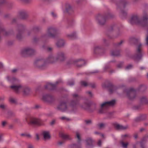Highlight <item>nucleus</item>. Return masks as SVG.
I'll use <instances>...</instances> for the list:
<instances>
[{"label": "nucleus", "mask_w": 148, "mask_h": 148, "mask_svg": "<svg viewBox=\"0 0 148 148\" xmlns=\"http://www.w3.org/2000/svg\"><path fill=\"white\" fill-rule=\"evenodd\" d=\"M19 15L20 18L23 20L26 19L28 18L29 16L28 12L25 10H23L20 11L19 12Z\"/></svg>", "instance_id": "obj_21"}, {"label": "nucleus", "mask_w": 148, "mask_h": 148, "mask_svg": "<svg viewBox=\"0 0 148 148\" xmlns=\"http://www.w3.org/2000/svg\"><path fill=\"white\" fill-rule=\"evenodd\" d=\"M26 26L22 24H20L17 25L16 27L17 33L16 35V38L21 40L23 38L22 34L24 32Z\"/></svg>", "instance_id": "obj_13"}, {"label": "nucleus", "mask_w": 148, "mask_h": 148, "mask_svg": "<svg viewBox=\"0 0 148 148\" xmlns=\"http://www.w3.org/2000/svg\"><path fill=\"white\" fill-rule=\"evenodd\" d=\"M56 88V85L51 83L48 84L45 86V89L51 90H54Z\"/></svg>", "instance_id": "obj_27"}, {"label": "nucleus", "mask_w": 148, "mask_h": 148, "mask_svg": "<svg viewBox=\"0 0 148 148\" xmlns=\"http://www.w3.org/2000/svg\"><path fill=\"white\" fill-rule=\"evenodd\" d=\"M10 88L16 93H18L21 91L24 95H27L30 94V89L27 86H23L21 85H14L10 86Z\"/></svg>", "instance_id": "obj_4"}, {"label": "nucleus", "mask_w": 148, "mask_h": 148, "mask_svg": "<svg viewBox=\"0 0 148 148\" xmlns=\"http://www.w3.org/2000/svg\"><path fill=\"white\" fill-rule=\"evenodd\" d=\"M106 124L103 123H100L98 124V126L100 129L103 128L105 127Z\"/></svg>", "instance_id": "obj_42"}, {"label": "nucleus", "mask_w": 148, "mask_h": 148, "mask_svg": "<svg viewBox=\"0 0 148 148\" xmlns=\"http://www.w3.org/2000/svg\"><path fill=\"white\" fill-rule=\"evenodd\" d=\"M121 144L122 147L123 148H127V146L128 145V142L125 143L123 141L121 142Z\"/></svg>", "instance_id": "obj_40"}, {"label": "nucleus", "mask_w": 148, "mask_h": 148, "mask_svg": "<svg viewBox=\"0 0 148 148\" xmlns=\"http://www.w3.org/2000/svg\"><path fill=\"white\" fill-rule=\"evenodd\" d=\"M139 116L142 121L145 120L147 118V115L146 114H142Z\"/></svg>", "instance_id": "obj_45"}, {"label": "nucleus", "mask_w": 148, "mask_h": 148, "mask_svg": "<svg viewBox=\"0 0 148 148\" xmlns=\"http://www.w3.org/2000/svg\"><path fill=\"white\" fill-rule=\"evenodd\" d=\"M51 14L52 16L54 18H56L57 17L56 14L55 13L53 12H51Z\"/></svg>", "instance_id": "obj_62"}, {"label": "nucleus", "mask_w": 148, "mask_h": 148, "mask_svg": "<svg viewBox=\"0 0 148 148\" xmlns=\"http://www.w3.org/2000/svg\"><path fill=\"white\" fill-rule=\"evenodd\" d=\"M146 44L148 45V34H147L146 35Z\"/></svg>", "instance_id": "obj_64"}, {"label": "nucleus", "mask_w": 148, "mask_h": 148, "mask_svg": "<svg viewBox=\"0 0 148 148\" xmlns=\"http://www.w3.org/2000/svg\"><path fill=\"white\" fill-rule=\"evenodd\" d=\"M67 37L71 39H74L76 38V34L75 32H73L70 34H68Z\"/></svg>", "instance_id": "obj_38"}, {"label": "nucleus", "mask_w": 148, "mask_h": 148, "mask_svg": "<svg viewBox=\"0 0 148 148\" xmlns=\"http://www.w3.org/2000/svg\"><path fill=\"white\" fill-rule=\"evenodd\" d=\"M73 99L70 101L69 106L72 111H74L77 109V106L79 104L81 97L77 94H73L72 95Z\"/></svg>", "instance_id": "obj_6"}, {"label": "nucleus", "mask_w": 148, "mask_h": 148, "mask_svg": "<svg viewBox=\"0 0 148 148\" xmlns=\"http://www.w3.org/2000/svg\"><path fill=\"white\" fill-rule=\"evenodd\" d=\"M21 136H23V137H29L30 138L31 137V135L29 134H27V133H22L21 134Z\"/></svg>", "instance_id": "obj_44"}, {"label": "nucleus", "mask_w": 148, "mask_h": 148, "mask_svg": "<svg viewBox=\"0 0 148 148\" xmlns=\"http://www.w3.org/2000/svg\"><path fill=\"white\" fill-rule=\"evenodd\" d=\"M123 42V41L122 40L121 41L119 42L115 43L114 44V46L116 47H118L121 45Z\"/></svg>", "instance_id": "obj_51"}, {"label": "nucleus", "mask_w": 148, "mask_h": 148, "mask_svg": "<svg viewBox=\"0 0 148 148\" xmlns=\"http://www.w3.org/2000/svg\"><path fill=\"white\" fill-rule=\"evenodd\" d=\"M115 102V100L104 102L101 104L100 108L98 111L101 114L106 113L107 112V109L109 106H114Z\"/></svg>", "instance_id": "obj_8"}, {"label": "nucleus", "mask_w": 148, "mask_h": 148, "mask_svg": "<svg viewBox=\"0 0 148 148\" xmlns=\"http://www.w3.org/2000/svg\"><path fill=\"white\" fill-rule=\"evenodd\" d=\"M133 136L135 139H137L138 137V133L137 132L135 133L134 134Z\"/></svg>", "instance_id": "obj_58"}, {"label": "nucleus", "mask_w": 148, "mask_h": 148, "mask_svg": "<svg viewBox=\"0 0 148 148\" xmlns=\"http://www.w3.org/2000/svg\"><path fill=\"white\" fill-rule=\"evenodd\" d=\"M86 93L88 94L91 97L93 96V94L91 91H87L86 92Z\"/></svg>", "instance_id": "obj_63"}, {"label": "nucleus", "mask_w": 148, "mask_h": 148, "mask_svg": "<svg viewBox=\"0 0 148 148\" xmlns=\"http://www.w3.org/2000/svg\"><path fill=\"white\" fill-rule=\"evenodd\" d=\"M121 4L116 3L117 6L116 9L118 11H119V16L122 18L123 19L126 17L127 15V12L124 10L122 9V7H123V5L122 4L120 5Z\"/></svg>", "instance_id": "obj_15"}, {"label": "nucleus", "mask_w": 148, "mask_h": 148, "mask_svg": "<svg viewBox=\"0 0 148 148\" xmlns=\"http://www.w3.org/2000/svg\"><path fill=\"white\" fill-rule=\"evenodd\" d=\"M113 125L114 127L117 130H125L128 127L127 126H123L117 123H114Z\"/></svg>", "instance_id": "obj_28"}, {"label": "nucleus", "mask_w": 148, "mask_h": 148, "mask_svg": "<svg viewBox=\"0 0 148 148\" xmlns=\"http://www.w3.org/2000/svg\"><path fill=\"white\" fill-rule=\"evenodd\" d=\"M81 84L82 86L84 87H86L89 85L86 82L84 81H82L81 82Z\"/></svg>", "instance_id": "obj_47"}, {"label": "nucleus", "mask_w": 148, "mask_h": 148, "mask_svg": "<svg viewBox=\"0 0 148 148\" xmlns=\"http://www.w3.org/2000/svg\"><path fill=\"white\" fill-rule=\"evenodd\" d=\"M148 14L145 11H144L143 13V16L141 20L139 16L137 14L132 15L130 20V23L132 25L135 24L140 25L141 26L143 22V18L144 17H146Z\"/></svg>", "instance_id": "obj_5"}, {"label": "nucleus", "mask_w": 148, "mask_h": 148, "mask_svg": "<svg viewBox=\"0 0 148 148\" xmlns=\"http://www.w3.org/2000/svg\"><path fill=\"white\" fill-rule=\"evenodd\" d=\"M102 142L101 140H99L98 142L97 143V145L99 147H101V146Z\"/></svg>", "instance_id": "obj_60"}, {"label": "nucleus", "mask_w": 148, "mask_h": 148, "mask_svg": "<svg viewBox=\"0 0 148 148\" xmlns=\"http://www.w3.org/2000/svg\"><path fill=\"white\" fill-rule=\"evenodd\" d=\"M73 12V10L72 7L69 4H66L65 5V10L64 12L67 13L69 14L72 13Z\"/></svg>", "instance_id": "obj_24"}, {"label": "nucleus", "mask_w": 148, "mask_h": 148, "mask_svg": "<svg viewBox=\"0 0 148 148\" xmlns=\"http://www.w3.org/2000/svg\"><path fill=\"white\" fill-rule=\"evenodd\" d=\"M110 69V66H106L104 68V71H106L108 69Z\"/></svg>", "instance_id": "obj_57"}, {"label": "nucleus", "mask_w": 148, "mask_h": 148, "mask_svg": "<svg viewBox=\"0 0 148 148\" xmlns=\"http://www.w3.org/2000/svg\"><path fill=\"white\" fill-rule=\"evenodd\" d=\"M103 42L106 46H108L109 44V42L106 39H103Z\"/></svg>", "instance_id": "obj_56"}, {"label": "nucleus", "mask_w": 148, "mask_h": 148, "mask_svg": "<svg viewBox=\"0 0 148 148\" xmlns=\"http://www.w3.org/2000/svg\"><path fill=\"white\" fill-rule=\"evenodd\" d=\"M123 63L122 62H121L119 64H118L117 65V67L118 68H121L122 67V66H123Z\"/></svg>", "instance_id": "obj_61"}, {"label": "nucleus", "mask_w": 148, "mask_h": 148, "mask_svg": "<svg viewBox=\"0 0 148 148\" xmlns=\"http://www.w3.org/2000/svg\"><path fill=\"white\" fill-rule=\"evenodd\" d=\"M60 136L63 139L65 140H70L72 139L69 135L65 134L62 133L60 134Z\"/></svg>", "instance_id": "obj_35"}, {"label": "nucleus", "mask_w": 148, "mask_h": 148, "mask_svg": "<svg viewBox=\"0 0 148 148\" xmlns=\"http://www.w3.org/2000/svg\"><path fill=\"white\" fill-rule=\"evenodd\" d=\"M104 86L105 87L108 88L109 91L111 94L117 89V86L110 82H108L107 84H105Z\"/></svg>", "instance_id": "obj_16"}, {"label": "nucleus", "mask_w": 148, "mask_h": 148, "mask_svg": "<svg viewBox=\"0 0 148 148\" xmlns=\"http://www.w3.org/2000/svg\"><path fill=\"white\" fill-rule=\"evenodd\" d=\"M130 0H120V1L119 2H116L115 0H110V1L114 3L116 5V3L120 4L121 5L122 4L123 5V8H125L126 6L129 5L130 3Z\"/></svg>", "instance_id": "obj_20"}, {"label": "nucleus", "mask_w": 148, "mask_h": 148, "mask_svg": "<svg viewBox=\"0 0 148 148\" xmlns=\"http://www.w3.org/2000/svg\"><path fill=\"white\" fill-rule=\"evenodd\" d=\"M140 100L142 103L146 105L148 104V98L146 96H142L140 98Z\"/></svg>", "instance_id": "obj_30"}, {"label": "nucleus", "mask_w": 148, "mask_h": 148, "mask_svg": "<svg viewBox=\"0 0 148 148\" xmlns=\"http://www.w3.org/2000/svg\"><path fill=\"white\" fill-rule=\"evenodd\" d=\"M57 61L56 57L53 55H49L45 60L38 58V68L40 70L45 69L47 67V64L54 63Z\"/></svg>", "instance_id": "obj_2"}, {"label": "nucleus", "mask_w": 148, "mask_h": 148, "mask_svg": "<svg viewBox=\"0 0 148 148\" xmlns=\"http://www.w3.org/2000/svg\"><path fill=\"white\" fill-rule=\"evenodd\" d=\"M27 34L28 36H32V43L36 46L37 44V26L32 27L30 30L27 32Z\"/></svg>", "instance_id": "obj_9"}, {"label": "nucleus", "mask_w": 148, "mask_h": 148, "mask_svg": "<svg viewBox=\"0 0 148 148\" xmlns=\"http://www.w3.org/2000/svg\"><path fill=\"white\" fill-rule=\"evenodd\" d=\"M58 33V29L56 27L53 26L48 27L46 30L47 34L42 36L43 37L47 36L52 38H55L57 36Z\"/></svg>", "instance_id": "obj_7"}, {"label": "nucleus", "mask_w": 148, "mask_h": 148, "mask_svg": "<svg viewBox=\"0 0 148 148\" xmlns=\"http://www.w3.org/2000/svg\"><path fill=\"white\" fill-rule=\"evenodd\" d=\"M57 109L62 112L66 111L67 109L66 102L64 101L61 102L57 107Z\"/></svg>", "instance_id": "obj_18"}, {"label": "nucleus", "mask_w": 148, "mask_h": 148, "mask_svg": "<svg viewBox=\"0 0 148 148\" xmlns=\"http://www.w3.org/2000/svg\"><path fill=\"white\" fill-rule=\"evenodd\" d=\"M147 89V87L144 85H141L138 88L137 90L141 92H144Z\"/></svg>", "instance_id": "obj_31"}, {"label": "nucleus", "mask_w": 148, "mask_h": 148, "mask_svg": "<svg viewBox=\"0 0 148 148\" xmlns=\"http://www.w3.org/2000/svg\"><path fill=\"white\" fill-rule=\"evenodd\" d=\"M70 147V148H81V144L79 142L71 145Z\"/></svg>", "instance_id": "obj_36"}, {"label": "nucleus", "mask_w": 148, "mask_h": 148, "mask_svg": "<svg viewBox=\"0 0 148 148\" xmlns=\"http://www.w3.org/2000/svg\"><path fill=\"white\" fill-rule=\"evenodd\" d=\"M42 134L45 140L49 139L51 138V136L49 132L44 131L42 133Z\"/></svg>", "instance_id": "obj_33"}, {"label": "nucleus", "mask_w": 148, "mask_h": 148, "mask_svg": "<svg viewBox=\"0 0 148 148\" xmlns=\"http://www.w3.org/2000/svg\"><path fill=\"white\" fill-rule=\"evenodd\" d=\"M86 62L85 60L81 59L75 60H71L67 62L68 64H74L78 68H80L85 66Z\"/></svg>", "instance_id": "obj_11"}, {"label": "nucleus", "mask_w": 148, "mask_h": 148, "mask_svg": "<svg viewBox=\"0 0 148 148\" xmlns=\"http://www.w3.org/2000/svg\"><path fill=\"white\" fill-rule=\"evenodd\" d=\"M0 108L3 110H5L7 109V106L5 105L2 104L0 105Z\"/></svg>", "instance_id": "obj_46"}, {"label": "nucleus", "mask_w": 148, "mask_h": 148, "mask_svg": "<svg viewBox=\"0 0 148 148\" xmlns=\"http://www.w3.org/2000/svg\"><path fill=\"white\" fill-rule=\"evenodd\" d=\"M123 92L126 94L127 97L130 100H134L136 97V90L132 88L124 89Z\"/></svg>", "instance_id": "obj_12"}, {"label": "nucleus", "mask_w": 148, "mask_h": 148, "mask_svg": "<svg viewBox=\"0 0 148 148\" xmlns=\"http://www.w3.org/2000/svg\"><path fill=\"white\" fill-rule=\"evenodd\" d=\"M103 51L102 48L99 46H97L94 47V52L95 54H101V53Z\"/></svg>", "instance_id": "obj_29"}, {"label": "nucleus", "mask_w": 148, "mask_h": 148, "mask_svg": "<svg viewBox=\"0 0 148 148\" xmlns=\"http://www.w3.org/2000/svg\"><path fill=\"white\" fill-rule=\"evenodd\" d=\"M43 125V121L40 119L38 118V126H41Z\"/></svg>", "instance_id": "obj_43"}, {"label": "nucleus", "mask_w": 148, "mask_h": 148, "mask_svg": "<svg viewBox=\"0 0 148 148\" xmlns=\"http://www.w3.org/2000/svg\"><path fill=\"white\" fill-rule=\"evenodd\" d=\"M9 101L10 102L12 103H16V100L12 97L9 98Z\"/></svg>", "instance_id": "obj_41"}, {"label": "nucleus", "mask_w": 148, "mask_h": 148, "mask_svg": "<svg viewBox=\"0 0 148 148\" xmlns=\"http://www.w3.org/2000/svg\"><path fill=\"white\" fill-rule=\"evenodd\" d=\"M111 55L114 56H120V52L119 51H112Z\"/></svg>", "instance_id": "obj_39"}, {"label": "nucleus", "mask_w": 148, "mask_h": 148, "mask_svg": "<svg viewBox=\"0 0 148 148\" xmlns=\"http://www.w3.org/2000/svg\"><path fill=\"white\" fill-rule=\"evenodd\" d=\"M141 106L140 105H137L134 106L133 107V109L134 110H138L140 109Z\"/></svg>", "instance_id": "obj_53"}, {"label": "nucleus", "mask_w": 148, "mask_h": 148, "mask_svg": "<svg viewBox=\"0 0 148 148\" xmlns=\"http://www.w3.org/2000/svg\"><path fill=\"white\" fill-rule=\"evenodd\" d=\"M84 122L87 125L90 124L92 123V121L90 120H85Z\"/></svg>", "instance_id": "obj_54"}, {"label": "nucleus", "mask_w": 148, "mask_h": 148, "mask_svg": "<svg viewBox=\"0 0 148 148\" xmlns=\"http://www.w3.org/2000/svg\"><path fill=\"white\" fill-rule=\"evenodd\" d=\"M42 99L44 101L49 103L53 102L54 100V97L49 94H47L43 95Z\"/></svg>", "instance_id": "obj_17"}, {"label": "nucleus", "mask_w": 148, "mask_h": 148, "mask_svg": "<svg viewBox=\"0 0 148 148\" xmlns=\"http://www.w3.org/2000/svg\"><path fill=\"white\" fill-rule=\"evenodd\" d=\"M91 106L90 103L88 100L84 102L83 104H80V106L84 109L89 110Z\"/></svg>", "instance_id": "obj_22"}, {"label": "nucleus", "mask_w": 148, "mask_h": 148, "mask_svg": "<svg viewBox=\"0 0 148 148\" xmlns=\"http://www.w3.org/2000/svg\"><path fill=\"white\" fill-rule=\"evenodd\" d=\"M76 136L78 138V141L77 142H79L80 143V142L81 140V138L80 136V135L77 132L76 133Z\"/></svg>", "instance_id": "obj_52"}, {"label": "nucleus", "mask_w": 148, "mask_h": 148, "mask_svg": "<svg viewBox=\"0 0 148 148\" xmlns=\"http://www.w3.org/2000/svg\"><path fill=\"white\" fill-rule=\"evenodd\" d=\"M64 41L63 40L60 39L58 41L56 45L58 47H61L64 45Z\"/></svg>", "instance_id": "obj_37"}, {"label": "nucleus", "mask_w": 148, "mask_h": 148, "mask_svg": "<svg viewBox=\"0 0 148 148\" xmlns=\"http://www.w3.org/2000/svg\"><path fill=\"white\" fill-rule=\"evenodd\" d=\"M87 145L90 147H93L92 143L93 142V140L90 138H88L86 140Z\"/></svg>", "instance_id": "obj_34"}, {"label": "nucleus", "mask_w": 148, "mask_h": 148, "mask_svg": "<svg viewBox=\"0 0 148 148\" xmlns=\"http://www.w3.org/2000/svg\"><path fill=\"white\" fill-rule=\"evenodd\" d=\"M25 119L28 124L32 127H35L37 125V119L36 118L28 115L25 117Z\"/></svg>", "instance_id": "obj_14"}, {"label": "nucleus", "mask_w": 148, "mask_h": 148, "mask_svg": "<svg viewBox=\"0 0 148 148\" xmlns=\"http://www.w3.org/2000/svg\"><path fill=\"white\" fill-rule=\"evenodd\" d=\"M114 17V14L108 12L104 14H98L96 19L98 24L100 25H103L106 24V20L109 18H112Z\"/></svg>", "instance_id": "obj_3"}, {"label": "nucleus", "mask_w": 148, "mask_h": 148, "mask_svg": "<svg viewBox=\"0 0 148 148\" xmlns=\"http://www.w3.org/2000/svg\"><path fill=\"white\" fill-rule=\"evenodd\" d=\"M56 57L57 61L63 62L66 59V54L63 52H60L58 53Z\"/></svg>", "instance_id": "obj_19"}, {"label": "nucleus", "mask_w": 148, "mask_h": 148, "mask_svg": "<svg viewBox=\"0 0 148 148\" xmlns=\"http://www.w3.org/2000/svg\"><path fill=\"white\" fill-rule=\"evenodd\" d=\"M114 25L111 26L107 30L106 32V34L110 38H112L111 36L109 35V34H111L113 30Z\"/></svg>", "instance_id": "obj_32"}, {"label": "nucleus", "mask_w": 148, "mask_h": 148, "mask_svg": "<svg viewBox=\"0 0 148 148\" xmlns=\"http://www.w3.org/2000/svg\"><path fill=\"white\" fill-rule=\"evenodd\" d=\"M148 139V134L145 135L139 142L140 147L141 148H147L145 144Z\"/></svg>", "instance_id": "obj_23"}, {"label": "nucleus", "mask_w": 148, "mask_h": 148, "mask_svg": "<svg viewBox=\"0 0 148 148\" xmlns=\"http://www.w3.org/2000/svg\"><path fill=\"white\" fill-rule=\"evenodd\" d=\"M18 70V69H14L11 71V72L12 73H16Z\"/></svg>", "instance_id": "obj_55"}, {"label": "nucleus", "mask_w": 148, "mask_h": 148, "mask_svg": "<svg viewBox=\"0 0 148 148\" xmlns=\"http://www.w3.org/2000/svg\"><path fill=\"white\" fill-rule=\"evenodd\" d=\"M75 82L73 81H70L68 82L67 84L70 86H72L74 84Z\"/></svg>", "instance_id": "obj_50"}, {"label": "nucleus", "mask_w": 148, "mask_h": 148, "mask_svg": "<svg viewBox=\"0 0 148 148\" xmlns=\"http://www.w3.org/2000/svg\"><path fill=\"white\" fill-rule=\"evenodd\" d=\"M6 79L11 84H15L19 81L17 78L14 77L8 76L6 77Z\"/></svg>", "instance_id": "obj_25"}, {"label": "nucleus", "mask_w": 148, "mask_h": 148, "mask_svg": "<svg viewBox=\"0 0 148 148\" xmlns=\"http://www.w3.org/2000/svg\"><path fill=\"white\" fill-rule=\"evenodd\" d=\"M92 88H95L96 87V85L94 83H90L88 84Z\"/></svg>", "instance_id": "obj_59"}, {"label": "nucleus", "mask_w": 148, "mask_h": 148, "mask_svg": "<svg viewBox=\"0 0 148 148\" xmlns=\"http://www.w3.org/2000/svg\"><path fill=\"white\" fill-rule=\"evenodd\" d=\"M36 53V50L31 47H26L22 49L21 51V54L23 57L32 56Z\"/></svg>", "instance_id": "obj_10"}, {"label": "nucleus", "mask_w": 148, "mask_h": 148, "mask_svg": "<svg viewBox=\"0 0 148 148\" xmlns=\"http://www.w3.org/2000/svg\"><path fill=\"white\" fill-rule=\"evenodd\" d=\"M142 121L140 116L137 117L134 119V121L136 122H138Z\"/></svg>", "instance_id": "obj_49"}, {"label": "nucleus", "mask_w": 148, "mask_h": 148, "mask_svg": "<svg viewBox=\"0 0 148 148\" xmlns=\"http://www.w3.org/2000/svg\"><path fill=\"white\" fill-rule=\"evenodd\" d=\"M143 20L144 21L141 26L145 27L147 32H148V14L146 17H144Z\"/></svg>", "instance_id": "obj_26"}, {"label": "nucleus", "mask_w": 148, "mask_h": 148, "mask_svg": "<svg viewBox=\"0 0 148 148\" xmlns=\"http://www.w3.org/2000/svg\"><path fill=\"white\" fill-rule=\"evenodd\" d=\"M130 42L131 44L135 45H138L136 50V53L132 56V58L135 62H138L142 59L143 53L141 49L142 44H139V40L134 37H131L130 38Z\"/></svg>", "instance_id": "obj_1"}, {"label": "nucleus", "mask_w": 148, "mask_h": 148, "mask_svg": "<svg viewBox=\"0 0 148 148\" xmlns=\"http://www.w3.org/2000/svg\"><path fill=\"white\" fill-rule=\"evenodd\" d=\"M133 67V65L132 64H129L125 68V69L129 70L131 69Z\"/></svg>", "instance_id": "obj_48"}]
</instances>
